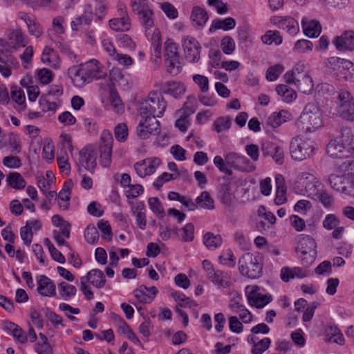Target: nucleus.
Instances as JSON below:
<instances>
[{"label":"nucleus","instance_id":"nucleus-41","mask_svg":"<svg viewBox=\"0 0 354 354\" xmlns=\"http://www.w3.org/2000/svg\"><path fill=\"white\" fill-rule=\"evenodd\" d=\"M153 12L149 8L138 15L140 24L146 28L149 29L153 26L154 22L153 19Z\"/></svg>","mask_w":354,"mask_h":354},{"label":"nucleus","instance_id":"nucleus-40","mask_svg":"<svg viewBox=\"0 0 354 354\" xmlns=\"http://www.w3.org/2000/svg\"><path fill=\"white\" fill-rule=\"evenodd\" d=\"M315 181V177L309 173L303 172L299 176V183L305 187L307 192L315 187L314 183Z\"/></svg>","mask_w":354,"mask_h":354},{"label":"nucleus","instance_id":"nucleus-60","mask_svg":"<svg viewBox=\"0 0 354 354\" xmlns=\"http://www.w3.org/2000/svg\"><path fill=\"white\" fill-rule=\"evenodd\" d=\"M182 239L184 241H192L194 239V226L192 223L186 224L183 228Z\"/></svg>","mask_w":354,"mask_h":354},{"label":"nucleus","instance_id":"nucleus-30","mask_svg":"<svg viewBox=\"0 0 354 354\" xmlns=\"http://www.w3.org/2000/svg\"><path fill=\"white\" fill-rule=\"evenodd\" d=\"M279 27L290 35H295L299 30L297 21L292 17H286L279 21Z\"/></svg>","mask_w":354,"mask_h":354},{"label":"nucleus","instance_id":"nucleus-62","mask_svg":"<svg viewBox=\"0 0 354 354\" xmlns=\"http://www.w3.org/2000/svg\"><path fill=\"white\" fill-rule=\"evenodd\" d=\"M339 221L334 214H328L323 221V226L328 230H332L337 227Z\"/></svg>","mask_w":354,"mask_h":354},{"label":"nucleus","instance_id":"nucleus-59","mask_svg":"<svg viewBox=\"0 0 354 354\" xmlns=\"http://www.w3.org/2000/svg\"><path fill=\"white\" fill-rule=\"evenodd\" d=\"M149 205L150 209L156 213H158L163 216L165 214L164 209L160 202V200L157 197H151L148 200Z\"/></svg>","mask_w":354,"mask_h":354},{"label":"nucleus","instance_id":"nucleus-13","mask_svg":"<svg viewBox=\"0 0 354 354\" xmlns=\"http://www.w3.org/2000/svg\"><path fill=\"white\" fill-rule=\"evenodd\" d=\"M333 44L338 50H354V31L346 30L340 36L333 40Z\"/></svg>","mask_w":354,"mask_h":354},{"label":"nucleus","instance_id":"nucleus-50","mask_svg":"<svg viewBox=\"0 0 354 354\" xmlns=\"http://www.w3.org/2000/svg\"><path fill=\"white\" fill-rule=\"evenodd\" d=\"M284 67L281 64H276L269 67L266 71V78L269 81L276 80L283 71Z\"/></svg>","mask_w":354,"mask_h":354},{"label":"nucleus","instance_id":"nucleus-48","mask_svg":"<svg viewBox=\"0 0 354 354\" xmlns=\"http://www.w3.org/2000/svg\"><path fill=\"white\" fill-rule=\"evenodd\" d=\"M110 102L118 113L123 111L124 104L118 95V93L113 88L110 91Z\"/></svg>","mask_w":354,"mask_h":354},{"label":"nucleus","instance_id":"nucleus-53","mask_svg":"<svg viewBox=\"0 0 354 354\" xmlns=\"http://www.w3.org/2000/svg\"><path fill=\"white\" fill-rule=\"evenodd\" d=\"M152 45L154 48V53L155 56L157 58L160 57L161 55V34L160 31L158 29H156L153 32V37H152Z\"/></svg>","mask_w":354,"mask_h":354},{"label":"nucleus","instance_id":"nucleus-31","mask_svg":"<svg viewBox=\"0 0 354 354\" xmlns=\"http://www.w3.org/2000/svg\"><path fill=\"white\" fill-rule=\"evenodd\" d=\"M6 181L10 187L16 189H23L26 185V180L18 172H10L7 176Z\"/></svg>","mask_w":354,"mask_h":354},{"label":"nucleus","instance_id":"nucleus-22","mask_svg":"<svg viewBox=\"0 0 354 354\" xmlns=\"http://www.w3.org/2000/svg\"><path fill=\"white\" fill-rule=\"evenodd\" d=\"M344 145L347 151L354 153V134L351 129L348 127H342L341 129V135L337 138Z\"/></svg>","mask_w":354,"mask_h":354},{"label":"nucleus","instance_id":"nucleus-51","mask_svg":"<svg viewBox=\"0 0 354 354\" xmlns=\"http://www.w3.org/2000/svg\"><path fill=\"white\" fill-rule=\"evenodd\" d=\"M115 139L119 142H124L128 136V128L126 124L120 123L114 129Z\"/></svg>","mask_w":354,"mask_h":354},{"label":"nucleus","instance_id":"nucleus-34","mask_svg":"<svg viewBox=\"0 0 354 354\" xmlns=\"http://www.w3.org/2000/svg\"><path fill=\"white\" fill-rule=\"evenodd\" d=\"M197 207H201L209 210L214 209V201L211 197L209 193L207 191H203L200 196L196 198Z\"/></svg>","mask_w":354,"mask_h":354},{"label":"nucleus","instance_id":"nucleus-20","mask_svg":"<svg viewBox=\"0 0 354 354\" xmlns=\"http://www.w3.org/2000/svg\"><path fill=\"white\" fill-rule=\"evenodd\" d=\"M207 276L212 283L221 287L227 288L232 285L227 274L222 270H214L212 272L210 271Z\"/></svg>","mask_w":354,"mask_h":354},{"label":"nucleus","instance_id":"nucleus-5","mask_svg":"<svg viewBox=\"0 0 354 354\" xmlns=\"http://www.w3.org/2000/svg\"><path fill=\"white\" fill-rule=\"evenodd\" d=\"M299 122L306 131H315L322 126V113L318 106L314 103H308L304 107L299 117Z\"/></svg>","mask_w":354,"mask_h":354},{"label":"nucleus","instance_id":"nucleus-2","mask_svg":"<svg viewBox=\"0 0 354 354\" xmlns=\"http://www.w3.org/2000/svg\"><path fill=\"white\" fill-rule=\"evenodd\" d=\"M214 164L221 172L229 176L232 174V168L248 172L254 171L255 169L245 156L234 152L227 153L225 160L220 156H216L214 158Z\"/></svg>","mask_w":354,"mask_h":354},{"label":"nucleus","instance_id":"nucleus-29","mask_svg":"<svg viewBox=\"0 0 354 354\" xmlns=\"http://www.w3.org/2000/svg\"><path fill=\"white\" fill-rule=\"evenodd\" d=\"M85 277L86 281L90 282L97 288H102L106 283L104 273L98 269L91 270Z\"/></svg>","mask_w":354,"mask_h":354},{"label":"nucleus","instance_id":"nucleus-23","mask_svg":"<svg viewBox=\"0 0 354 354\" xmlns=\"http://www.w3.org/2000/svg\"><path fill=\"white\" fill-rule=\"evenodd\" d=\"M350 179L346 175L339 176L330 174L328 176V182L331 187L337 192L346 193L347 190L346 183Z\"/></svg>","mask_w":354,"mask_h":354},{"label":"nucleus","instance_id":"nucleus-3","mask_svg":"<svg viewBox=\"0 0 354 354\" xmlns=\"http://www.w3.org/2000/svg\"><path fill=\"white\" fill-rule=\"evenodd\" d=\"M106 73L103 71V67L97 59H91L84 64H81L75 70L73 82L75 86L82 87L86 83L93 80L104 79Z\"/></svg>","mask_w":354,"mask_h":354},{"label":"nucleus","instance_id":"nucleus-57","mask_svg":"<svg viewBox=\"0 0 354 354\" xmlns=\"http://www.w3.org/2000/svg\"><path fill=\"white\" fill-rule=\"evenodd\" d=\"M229 328L231 331L236 333H240L243 330V324L236 316H230L229 317Z\"/></svg>","mask_w":354,"mask_h":354},{"label":"nucleus","instance_id":"nucleus-46","mask_svg":"<svg viewBox=\"0 0 354 354\" xmlns=\"http://www.w3.org/2000/svg\"><path fill=\"white\" fill-rule=\"evenodd\" d=\"M272 300V296L270 295H263L257 296L254 299L249 297V303L252 306H254L258 308L264 307L266 304L270 303Z\"/></svg>","mask_w":354,"mask_h":354},{"label":"nucleus","instance_id":"nucleus-54","mask_svg":"<svg viewBox=\"0 0 354 354\" xmlns=\"http://www.w3.org/2000/svg\"><path fill=\"white\" fill-rule=\"evenodd\" d=\"M20 235L24 243L29 245L32 241V232L31 229V223L26 222V225L22 227L20 230Z\"/></svg>","mask_w":354,"mask_h":354},{"label":"nucleus","instance_id":"nucleus-12","mask_svg":"<svg viewBox=\"0 0 354 354\" xmlns=\"http://www.w3.org/2000/svg\"><path fill=\"white\" fill-rule=\"evenodd\" d=\"M79 155L80 164L85 169L93 172L97 165L95 149L91 145L86 146L80 151Z\"/></svg>","mask_w":354,"mask_h":354},{"label":"nucleus","instance_id":"nucleus-44","mask_svg":"<svg viewBox=\"0 0 354 354\" xmlns=\"http://www.w3.org/2000/svg\"><path fill=\"white\" fill-rule=\"evenodd\" d=\"M97 227L102 233V238L105 241H110L112 239V231L108 221L100 220L97 223Z\"/></svg>","mask_w":354,"mask_h":354},{"label":"nucleus","instance_id":"nucleus-11","mask_svg":"<svg viewBox=\"0 0 354 354\" xmlns=\"http://www.w3.org/2000/svg\"><path fill=\"white\" fill-rule=\"evenodd\" d=\"M26 44V37L20 30L11 31L8 34L6 41L3 39H0V46L3 47L6 51L8 50V49H16L19 47H24Z\"/></svg>","mask_w":354,"mask_h":354},{"label":"nucleus","instance_id":"nucleus-55","mask_svg":"<svg viewBox=\"0 0 354 354\" xmlns=\"http://www.w3.org/2000/svg\"><path fill=\"white\" fill-rule=\"evenodd\" d=\"M193 80L200 87L202 92L205 93L208 91L209 80L206 76L196 74L193 76Z\"/></svg>","mask_w":354,"mask_h":354},{"label":"nucleus","instance_id":"nucleus-8","mask_svg":"<svg viewBox=\"0 0 354 354\" xmlns=\"http://www.w3.org/2000/svg\"><path fill=\"white\" fill-rule=\"evenodd\" d=\"M164 56L167 72L172 75H178L181 71L182 66L177 45L171 39L165 42Z\"/></svg>","mask_w":354,"mask_h":354},{"label":"nucleus","instance_id":"nucleus-37","mask_svg":"<svg viewBox=\"0 0 354 354\" xmlns=\"http://www.w3.org/2000/svg\"><path fill=\"white\" fill-rule=\"evenodd\" d=\"M58 290L60 296L64 300H68L71 297L75 296L77 289L73 285L62 281L58 284Z\"/></svg>","mask_w":354,"mask_h":354},{"label":"nucleus","instance_id":"nucleus-45","mask_svg":"<svg viewBox=\"0 0 354 354\" xmlns=\"http://www.w3.org/2000/svg\"><path fill=\"white\" fill-rule=\"evenodd\" d=\"M57 59L56 54L52 48H46L42 54L41 59L44 63H48L50 66L57 68L58 67V62L51 59Z\"/></svg>","mask_w":354,"mask_h":354},{"label":"nucleus","instance_id":"nucleus-35","mask_svg":"<svg viewBox=\"0 0 354 354\" xmlns=\"http://www.w3.org/2000/svg\"><path fill=\"white\" fill-rule=\"evenodd\" d=\"M203 243L209 250H215L221 245L223 240L219 234L207 232L203 236Z\"/></svg>","mask_w":354,"mask_h":354},{"label":"nucleus","instance_id":"nucleus-32","mask_svg":"<svg viewBox=\"0 0 354 354\" xmlns=\"http://www.w3.org/2000/svg\"><path fill=\"white\" fill-rule=\"evenodd\" d=\"M325 334L328 341H333L339 345H342L344 342L343 335L336 326H328L325 329Z\"/></svg>","mask_w":354,"mask_h":354},{"label":"nucleus","instance_id":"nucleus-17","mask_svg":"<svg viewBox=\"0 0 354 354\" xmlns=\"http://www.w3.org/2000/svg\"><path fill=\"white\" fill-rule=\"evenodd\" d=\"M301 24L304 33L308 37H317L320 35L322 26L318 21L315 19L308 20L304 17Z\"/></svg>","mask_w":354,"mask_h":354},{"label":"nucleus","instance_id":"nucleus-36","mask_svg":"<svg viewBox=\"0 0 354 354\" xmlns=\"http://www.w3.org/2000/svg\"><path fill=\"white\" fill-rule=\"evenodd\" d=\"M276 91L286 102H290L297 97L296 92L285 84H279L276 86Z\"/></svg>","mask_w":354,"mask_h":354},{"label":"nucleus","instance_id":"nucleus-49","mask_svg":"<svg viewBox=\"0 0 354 354\" xmlns=\"http://www.w3.org/2000/svg\"><path fill=\"white\" fill-rule=\"evenodd\" d=\"M270 343L271 341L268 337L259 341L253 346L251 351L252 354H263L269 348Z\"/></svg>","mask_w":354,"mask_h":354},{"label":"nucleus","instance_id":"nucleus-64","mask_svg":"<svg viewBox=\"0 0 354 354\" xmlns=\"http://www.w3.org/2000/svg\"><path fill=\"white\" fill-rule=\"evenodd\" d=\"M344 68L342 73L344 74V77L347 80L354 79V64L348 60L344 62Z\"/></svg>","mask_w":354,"mask_h":354},{"label":"nucleus","instance_id":"nucleus-4","mask_svg":"<svg viewBox=\"0 0 354 354\" xmlns=\"http://www.w3.org/2000/svg\"><path fill=\"white\" fill-rule=\"evenodd\" d=\"M263 261L260 254H243L239 259V270L241 275L255 279L263 274Z\"/></svg>","mask_w":354,"mask_h":354},{"label":"nucleus","instance_id":"nucleus-38","mask_svg":"<svg viewBox=\"0 0 354 354\" xmlns=\"http://www.w3.org/2000/svg\"><path fill=\"white\" fill-rule=\"evenodd\" d=\"M346 61L347 59L332 57L327 59L324 64L326 67L328 69V71H339L342 73V70H343L344 68V62Z\"/></svg>","mask_w":354,"mask_h":354},{"label":"nucleus","instance_id":"nucleus-24","mask_svg":"<svg viewBox=\"0 0 354 354\" xmlns=\"http://www.w3.org/2000/svg\"><path fill=\"white\" fill-rule=\"evenodd\" d=\"M165 93L169 94L175 98H178L185 92V87L183 84L174 81L167 82L162 86Z\"/></svg>","mask_w":354,"mask_h":354},{"label":"nucleus","instance_id":"nucleus-26","mask_svg":"<svg viewBox=\"0 0 354 354\" xmlns=\"http://www.w3.org/2000/svg\"><path fill=\"white\" fill-rule=\"evenodd\" d=\"M190 19L194 26L203 28L208 19V15L205 10L199 6H194L192 8Z\"/></svg>","mask_w":354,"mask_h":354},{"label":"nucleus","instance_id":"nucleus-15","mask_svg":"<svg viewBox=\"0 0 354 354\" xmlns=\"http://www.w3.org/2000/svg\"><path fill=\"white\" fill-rule=\"evenodd\" d=\"M328 154L334 158H344L352 155L350 151H347L344 145L337 138L329 142L326 147Z\"/></svg>","mask_w":354,"mask_h":354},{"label":"nucleus","instance_id":"nucleus-56","mask_svg":"<svg viewBox=\"0 0 354 354\" xmlns=\"http://www.w3.org/2000/svg\"><path fill=\"white\" fill-rule=\"evenodd\" d=\"M11 89V97L12 100L19 105L23 104L25 102L24 91L17 86H12Z\"/></svg>","mask_w":354,"mask_h":354},{"label":"nucleus","instance_id":"nucleus-16","mask_svg":"<svg viewBox=\"0 0 354 354\" xmlns=\"http://www.w3.org/2000/svg\"><path fill=\"white\" fill-rule=\"evenodd\" d=\"M135 297L140 302L144 304L150 303L158 293V289L155 286L147 288L145 285H140L134 291Z\"/></svg>","mask_w":354,"mask_h":354},{"label":"nucleus","instance_id":"nucleus-10","mask_svg":"<svg viewBox=\"0 0 354 354\" xmlns=\"http://www.w3.org/2000/svg\"><path fill=\"white\" fill-rule=\"evenodd\" d=\"M182 46L186 59L191 63H196L201 59V46L193 37L182 39Z\"/></svg>","mask_w":354,"mask_h":354},{"label":"nucleus","instance_id":"nucleus-43","mask_svg":"<svg viewBox=\"0 0 354 354\" xmlns=\"http://www.w3.org/2000/svg\"><path fill=\"white\" fill-rule=\"evenodd\" d=\"M84 237L89 244H95L99 239V233L93 225H88L84 231Z\"/></svg>","mask_w":354,"mask_h":354},{"label":"nucleus","instance_id":"nucleus-27","mask_svg":"<svg viewBox=\"0 0 354 354\" xmlns=\"http://www.w3.org/2000/svg\"><path fill=\"white\" fill-rule=\"evenodd\" d=\"M236 26V21L232 17H227L225 19H215L212 21L209 28V32H214L216 30L222 29L223 30H230Z\"/></svg>","mask_w":354,"mask_h":354},{"label":"nucleus","instance_id":"nucleus-25","mask_svg":"<svg viewBox=\"0 0 354 354\" xmlns=\"http://www.w3.org/2000/svg\"><path fill=\"white\" fill-rule=\"evenodd\" d=\"M295 85L304 94H310L314 87L313 80L308 73L299 75Z\"/></svg>","mask_w":354,"mask_h":354},{"label":"nucleus","instance_id":"nucleus-58","mask_svg":"<svg viewBox=\"0 0 354 354\" xmlns=\"http://www.w3.org/2000/svg\"><path fill=\"white\" fill-rule=\"evenodd\" d=\"M161 8L169 19H176L178 17V10L175 7L168 2H165L161 4Z\"/></svg>","mask_w":354,"mask_h":354},{"label":"nucleus","instance_id":"nucleus-63","mask_svg":"<svg viewBox=\"0 0 354 354\" xmlns=\"http://www.w3.org/2000/svg\"><path fill=\"white\" fill-rule=\"evenodd\" d=\"M342 168L347 171V177L351 180V183L354 186V160H346L342 165Z\"/></svg>","mask_w":354,"mask_h":354},{"label":"nucleus","instance_id":"nucleus-19","mask_svg":"<svg viewBox=\"0 0 354 354\" xmlns=\"http://www.w3.org/2000/svg\"><path fill=\"white\" fill-rule=\"evenodd\" d=\"M218 198L227 207H230L233 202L234 196L231 192L230 183H223L218 188Z\"/></svg>","mask_w":354,"mask_h":354},{"label":"nucleus","instance_id":"nucleus-6","mask_svg":"<svg viewBox=\"0 0 354 354\" xmlns=\"http://www.w3.org/2000/svg\"><path fill=\"white\" fill-rule=\"evenodd\" d=\"M315 150L313 141L310 139L297 136L290 143V153L292 159L301 161L309 158Z\"/></svg>","mask_w":354,"mask_h":354},{"label":"nucleus","instance_id":"nucleus-1","mask_svg":"<svg viewBox=\"0 0 354 354\" xmlns=\"http://www.w3.org/2000/svg\"><path fill=\"white\" fill-rule=\"evenodd\" d=\"M167 103L162 95L157 91L150 92L140 104L141 120L136 128L137 135L145 140L150 135H157L160 131V124L156 118L163 115Z\"/></svg>","mask_w":354,"mask_h":354},{"label":"nucleus","instance_id":"nucleus-33","mask_svg":"<svg viewBox=\"0 0 354 354\" xmlns=\"http://www.w3.org/2000/svg\"><path fill=\"white\" fill-rule=\"evenodd\" d=\"M290 114L286 111L272 113L268 118V124L272 128L279 127L289 119Z\"/></svg>","mask_w":354,"mask_h":354},{"label":"nucleus","instance_id":"nucleus-14","mask_svg":"<svg viewBox=\"0 0 354 354\" xmlns=\"http://www.w3.org/2000/svg\"><path fill=\"white\" fill-rule=\"evenodd\" d=\"M37 291L44 297H53L56 295L54 282L47 276L41 274L37 277Z\"/></svg>","mask_w":354,"mask_h":354},{"label":"nucleus","instance_id":"nucleus-52","mask_svg":"<svg viewBox=\"0 0 354 354\" xmlns=\"http://www.w3.org/2000/svg\"><path fill=\"white\" fill-rule=\"evenodd\" d=\"M221 47L225 54L230 55L235 49V43L231 37L225 36L221 40Z\"/></svg>","mask_w":354,"mask_h":354},{"label":"nucleus","instance_id":"nucleus-18","mask_svg":"<svg viewBox=\"0 0 354 354\" xmlns=\"http://www.w3.org/2000/svg\"><path fill=\"white\" fill-rule=\"evenodd\" d=\"M93 18V9L91 5L88 4L85 6L84 14L71 22V28L73 30H77L80 25L89 26Z\"/></svg>","mask_w":354,"mask_h":354},{"label":"nucleus","instance_id":"nucleus-9","mask_svg":"<svg viewBox=\"0 0 354 354\" xmlns=\"http://www.w3.org/2000/svg\"><path fill=\"white\" fill-rule=\"evenodd\" d=\"M113 141L111 133L106 130L103 131L100 136L99 151L100 163L104 167H109L111 162Z\"/></svg>","mask_w":354,"mask_h":354},{"label":"nucleus","instance_id":"nucleus-42","mask_svg":"<svg viewBox=\"0 0 354 354\" xmlns=\"http://www.w3.org/2000/svg\"><path fill=\"white\" fill-rule=\"evenodd\" d=\"M231 118L228 116L219 117L214 122V130L217 133L228 130L231 127Z\"/></svg>","mask_w":354,"mask_h":354},{"label":"nucleus","instance_id":"nucleus-47","mask_svg":"<svg viewBox=\"0 0 354 354\" xmlns=\"http://www.w3.org/2000/svg\"><path fill=\"white\" fill-rule=\"evenodd\" d=\"M313 47V43L307 39L298 40L294 46V51L298 53H305L312 50Z\"/></svg>","mask_w":354,"mask_h":354},{"label":"nucleus","instance_id":"nucleus-7","mask_svg":"<svg viewBox=\"0 0 354 354\" xmlns=\"http://www.w3.org/2000/svg\"><path fill=\"white\" fill-rule=\"evenodd\" d=\"M337 111L339 115L344 120L354 122V97L346 89L337 92Z\"/></svg>","mask_w":354,"mask_h":354},{"label":"nucleus","instance_id":"nucleus-39","mask_svg":"<svg viewBox=\"0 0 354 354\" xmlns=\"http://www.w3.org/2000/svg\"><path fill=\"white\" fill-rule=\"evenodd\" d=\"M261 39L264 44L268 45H271L273 43L276 45H279L282 42V37L279 32L277 30L267 31L266 33L262 36Z\"/></svg>","mask_w":354,"mask_h":354},{"label":"nucleus","instance_id":"nucleus-61","mask_svg":"<svg viewBox=\"0 0 354 354\" xmlns=\"http://www.w3.org/2000/svg\"><path fill=\"white\" fill-rule=\"evenodd\" d=\"M208 4L214 7L221 15L226 13L228 10L227 4L222 0H208Z\"/></svg>","mask_w":354,"mask_h":354},{"label":"nucleus","instance_id":"nucleus-28","mask_svg":"<svg viewBox=\"0 0 354 354\" xmlns=\"http://www.w3.org/2000/svg\"><path fill=\"white\" fill-rule=\"evenodd\" d=\"M124 13L120 18H115L109 21V26L115 31H127L131 27V21L129 16Z\"/></svg>","mask_w":354,"mask_h":354},{"label":"nucleus","instance_id":"nucleus-21","mask_svg":"<svg viewBox=\"0 0 354 354\" xmlns=\"http://www.w3.org/2000/svg\"><path fill=\"white\" fill-rule=\"evenodd\" d=\"M316 247V242L311 236L308 235H301L299 237L296 251L300 252L301 254H307V252H317Z\"/></svg>","mask_w":354,"mask_h":354}]
</instances>
